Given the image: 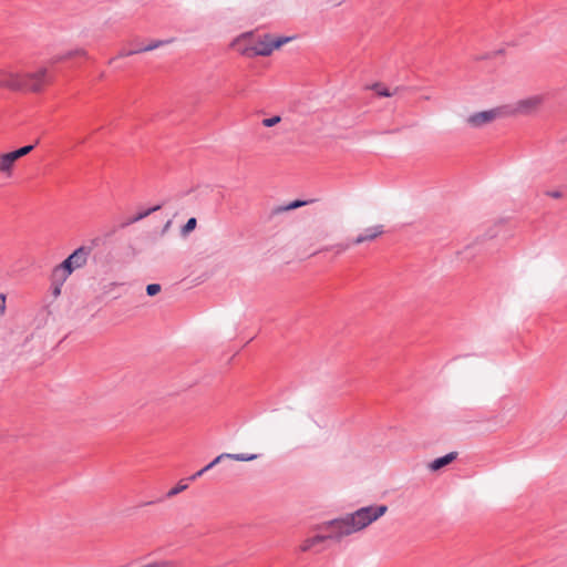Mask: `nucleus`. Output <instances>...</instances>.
<instances>
[{"label": "nucleus", "instance_id": "obj_1", "mask_svg": "<svg viewBox=\"0 0 567 567\" xmlns=\"http://www.w3.org/2000/svg\"><path fill=\"white\" fill-rule=\"evenodd\" d=\"M386 512V505H369L342 517L326 522L320 527L324 534L316 535L306 539L301 544L300 550L308 551L326 539H334L339 542L343 537L359 533L382 517Z\"/></svg>", "mask_w": 567, "mask_h": 567}, {"label": "nucleus", "instance_id": "obj_2", "mask_svg": "<svg viewBox=\"0 0 567 567\" xmlns=\"http://www.w3.org/2000/svg\"><path fill=\"white\" fill-rule=\"evenodd\" d=\"M52 81L53 75L45 66L35 72L28 73H19L8 69L0 70V87H7L12 91L39 93Z\"/></svg>", "mask_w": 567, "mask_h": 567}, {"label": "nucleus", "instance_id": "obj_3", "mask_svg": "<svg viewBox=\"0 0 567 567\" xmlns=\"http://www.w3.org/2000/svg\"><path fill=\"white\" fill-rule=\"evenodd\" d=\"M290 41V38H274L270 34H265L264 37L259 38L257 41H255L252 44L247 47L243 54L249 58L252 56H269L275 49H279L285 43Z\"/></svg>", "mask_w": 567, "mask_h": 567}, {"label": "nucleus", "instance_id": "obj_4", "mask_svg": "<svg viewBox=\"0 0 567 567\" xmlns=\"http://www.w3.org/2000/svg\"><path fill=\"white\" fill-rule=\"evenodd\" d=\"M545 101L544 95H533L518 100L512 106V114L515 115H533L540 110Z\"/></svg>", "mask_w": 567, "mask_h": 567}, {"label": "nucleus", "instance_id": "obj_5", "mask_svg": "<svg viewBox=\"0 0 567 567\" xmlns=\"http://www.w3.org/2000/svg\"><path fill=\"white\" fill-rule=\"evenodd\" d=\"M502 115L499 109H492L482 112H476L466 117L465 122L470 127L481 128L494 122Z\"/></svg>", "mask_w": 567, "mask_h": 567}, {"label": "nucleus", "instance_id": "obj_6", "mask_svg": "<svg viewBox=\"0 0 567 567\" xmlns=\"http://www.w3.org/2000/svg\"><path fill=\"white\" fill-rule=\"evenodd\" d=\"M75 270V267L71 265V261L66 258L59 266L53 269V281L62 285L68 277Z\"/></svg>", "mask_w": 567, "mask_h": 567}, {"label": "nucleus", "instance_id": "obj_7", "mask_svg": "<svg viewBox=\"0 0 567 567\" xmlns=\"http://www.w3.org/2000/svg\"><path fill=\"white\" fill-rule=\"evenodd\" d=\"M91 252V249L85 246H81L78 249H75L69 257V261H71V265L75 267V269H79L83 267L89 258V255Z\"/></svg>", "mask_w": 567, "mask_h": 567}, {"label": "nucleus", "instance_id": "obj_8", "mask_svg": "<svg viewBox=\"0 0 567 567\" xmlns=\"http://www.w3.org/2000/svg\"><path fill=\"white\" fill-rule=\"evenodd\" d=\"M382 234H383V226L382 225H377V226L369 227V228L364 229L363 233L359 234L354 238L353 244L354 245H360V244H363L365 241H372V240H374L375 238H378Z\"/></svg>", "mask_w": 567, "mask_h": 567}, {"label": "nucleus", "instance_id": "obj_9", "mask_svg": "<svg viewBox=\"0 0 567 567\" xmlns=\"http://www.w3.org/2000/svg\"><path fill=\"white\" fill-rule=\"evenodd\" d=\"M258 457L257 454H246V453H221L217 457H215L210 463L216 466L223 460H234L238 462H250Z\"/></svg>", "mask_w": 567, "mask_h": 567}, {"label": "nucleus", "instance_id": "obj_10", "mask_svg": "<svg viewBox=\"0 0 567 567\" xmlns=\"http://www.w3.org/2000/svg\"><path fill=\"white\" fill-rule=\"evenodd\" d=\"M17 159L11 152L0 154V174L6 177H11Z\"/></svg>", "mask_w": 567, "mask_h": 567}, {"label": "nucleus", "instance_id": "obj_11", "mask_svg": "<svg viewBox=\"0 0 567 567\" xmlns=\"http://www.w3.org/2000/svg\"><path fill=\"white\" fill-rule=\"evenodd\" d=\"M86 55H87V53H86V51L84 49L69 50V51H66L64 53L56 54V55L52 56L49 60V64L50 65H54V64L60 63L62 61L72 59L74 56H86Z\"/></svg>", "mask_w": 567, "mask_h": 567}, {"label": "nucleus", "instance_id": "obj_12", "mask_svg": "<svg viewBox=\"0 0 567 567\" xmlns=\"http://www.w3.org/2000/svg\"><path fill=\"white\" fill-rule=\"evenodd\" d=\"M457 457V452H451L446 455L435 458L433 462L429 464V468L431 471H439L443 468L444 466L451 464L454 460Z\"/></svg>", "mask_w": 567, "mask_h": 567}, {"label": "nucleus", "instance_id": "obj_13", "mask_svg": "<svg viewBox=\"0 0 567 567\" xmlns=\"http://www.w3.org/2000/svg\"><path fill=\"white\" fill-rule=\"evenodd\" d=\"M161 207H162L161 205H156V206H154V207H152V208H148V209H146V210H143V212H141V213L136 214L135 216L131 217V218H130V219L124 224V226H127V225H131V224H134V223H137V221H140V220L144 219L145 217H147V216H148V215H151L152 213L159 210V209H161Z\"/></svg>", "mask_w": 567, "mask_h": 567}, {"label": "nucleus", "instance_id": "obj_14", "mask_svg": "<svg viewBox=\"0 0 567 567\" xmlns=\"http://www.w3.org/2000/svg\"><path fill=\"white\" fill-rule=\"evenodd\" d=\"M34 146H35V144L25 145L16 151H12L11 153L13 154L14 158L18 161L19 158L31 153L34 150Z\"/></svg>", "mask_w": 567, "mask_h": 567}, {"label": "nucleus", "instance_id": "obj_15", "mask_svg": "<svg viewBox=\"0 0 567 567\" xmlns=\"http://www.w3.org/2000/svg\"><path fill=\"white\" fill-rule=\"evenodd\" d=\"M311 202H312V200L307 202V200H299V199H297V200L291 202V203H290L289 205H287V206L278 207V208L276 209V212H278V213H279V212H287V210L296 209V208L302 207V206H305V205H307L308 203H311Z\"/></svg>", "mask_w": 567, "mask_h": 567}, {"label": "nucleus", "instance_id": "obj_16", "mask_svg": "<svg viewBox=\"0 0 567 567\" xmlns=\"http://www.w3.org/2000/svg\"><path fill=\"white\" fill-rule=\"evenodd\" d=\"M171 41L167 40V41H164V40H154L152 41L150 44H147L146 47H143L142 50H138L141 53L142 52H148V51H153L166 43H169Z\"/></svg>", "mask_w": 567, "mask_h": 567}, {"label": "nucleus", "instance_id": "obj_17", "mask_svg": "<svg viewBox=\"0 0 567 567\" xmlns=\"http://www.w3.org/2000/svg\"><path fill=\"white\" fill-rule=\"evenodd\" d=\"M373 91H375V93L379 95V96H384V97H389V96H392L394 93L393 92H390L389 89L384 87L382 84L380 83H375L372 85L371 87Z\"/></svg>", "mask_w": 567, "mask_h": 567}, {"label": "nucleus", "instance_id": "obj_18", "mask_svg": "<svg viewBox=\"0 0 567 567\" xmlns=\"http://www.w3.org/2000/svg\"><path fill=\"white\" fill-rule=\"evenodd\" d=\"M196 225H197V220L195 217H192L187 220V223L182 227V235L183 236H186L188 235L190 231H193L195 228H196Z\"/></svg>", "mask_w": 567, "mask_h": 567}, {"label": "nucleus", "instance_id": "obj_19", "mask_svg": "<svg viewBox=\"0 0 567 567\" xmlns=\"http://www.w3.org/2000/svg\"><path fill=\"white\" fill-rule=\"evenodd\" d=\"M187 487H188V485H187V484H185V483H183V481H181V482H179L175 487L171 488V489L167 492L166 496H167L168 498L174 497V496H176L177 494H179L181 492L185 491Z\"/></svg>", "mask_w": 567, "mask_h": 567}, {"label": "nucleus", "instance_id": "obj_20", "mask_svg": "<svg viewBox=\"0 0 567 567\" xmlns=\"http://www.w3.org/2000/svg\"><path fill=\"white\" fill-rule=\"evenodd\" d=\"M176 564L173 560H158L153 561L146 565H143L142 567H175Z\"/></svg>", "mask_w": 567, "mask_h": 567}, {"label": "nucleus", "instance_id": "obj_21", "mask_svg": "<svg viewBox=\"0 0 567 567\" xmlns=\"http://www.w3.org/2000/svg\"><path fill=\"white\" fill-rule=\"evenodd\" d=\"M161 291V285L158 284H150L146 287V293L148 296H155Z\"/></svg>", "mask_w": 567, "mask_h": 567}, {"label": "nucleus", "instance_id": "obj_22", "mask_svg": "<svg viewBox=\"0 0 567 567\" xmlns=\"http://www.w3.org/2000/svg\"><path fill=\"white\" fill-rule=\"evenodd\" d=\"M281 121L280 116H272L269 118L262 120V125L266 127H271L278 124Z\"/></svg>", "mask_w": 567, "mask_h": 567}, {"label": "nucleus", "instance_id": "obj_23", "mask_svg": "<svg viewBox=\"0 0 567 567\" xmlns=\"http://www.w3.org/2000/svg\"><path fill=\"white\" fill-rule=\"evenodd\" d=\"M137 53H141V52L138 50H130V51L122 50L118 53V56L120 58H122V56H130V55L137 54Z\"/></svg>", "mask_w": 567, "mask_h": 567}, {"label": "nucleus", "instance_id": "obj_24", "mask_svg": "<svg viewBox=\"0 0 567 567\" xmlns=\"http://www.w3.org/2000/svg\"><path fill=\"white\" fill-rule=\"evenodd\" d=\"M546 195L549 197L556 198V199H558L563 196L561 192H559V190H549V192H546Z\"/></svg>", "mask_w": 567, "mask_h": 567}, {"label": "nucleus", "instance_id": "obj_25", "mask_svg": "<svg viewBox=\"0 0 567 567\" xmlns=\"http://www.w3.org/2000/svg\"><path fill=\"white\" fill-rule=\"evenodd\" d=\"M334 248H337V252L340 254L342 251H346L349 248V245L338 244L334 246Z\"/></svg>", "mask_w": 567, "mask_h": 567}, {"label": "nucleus", "instance_id": "obj_26", "mask_svg": "<svg viewBox=\"0 0 567 567\" xmlns=\"http://www.w3.org/2000/svg\"><path fill=\"white\" fill-rule=\"evenodd\" d=\"M6 310V298L3 295H0V313H3Z\"/></svg>", "mask_w": 567, "mask_h": 567}, {"label": "nucleus", "instance_id": "obj_27", "mask_svg": "<svg viewBox=\"0 0 567 567\" xmlns=\"http://www.w3.org/2000/svg\"><path fill=\"white\" fill-rule=\"evenodd\" d=\"M204 473H205V470L202 468L198 472H196L195 474H193L188 480L194 481V480L200 477Z\"/></svg>", "mask_w": 567, "mask_h": 567}, {"label": "nucleus", "instance_id": "obj_28", "mask_svg": "<svg viewBox=\"0 0 567 567\" xmlns=\"http://www.w3.org/2000/svg\"><path fill=\"white\" fill-rule=\"evenodd\" d=\"M60 286H61V285L59 284V285H56V286L54 287V289H53V295H54L55 297H56V296H59V295L61 293V288H60Z\"/></svg>", "mask_w": 567, "mask_h": 567}, {"label": "nucleus", "instance_id": "obj_29", "mask_svg": "<svg viewBox=\"0 0 567 567\" xmlns=\"http://www.w3.org/2000/svg\"><path fill=\"white\" fill-rule=\"evenodd\" d=\"M213 467H215L212 463H208L205 467H203V470H205V473L209 470H212Z\"/></svg>", "mask_w": 567, "mask_h": 567}, {"label": "nucleus", "instance_id": "obj_30", "mask_svg": "<svg viewBox=\"0 0 567 567\" xmlns=\"http://www.w3.org/2000/svg\"><path fill=\"white\" fill-rule=\"evenodd\" d=\"M422 99L423 100H430V96L429 95H424Z\"/></svg>", "mask_w": 567, "mask_h": 567}]
</instances>
